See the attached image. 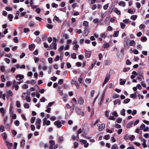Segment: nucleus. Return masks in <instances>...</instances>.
<instances>
[{
  "label": "nucleus",
  "mask_w": 149,
  "mask_h": 149,
  "mask_svg": "<svg viewBox=\"0 0 149 149\" xmlns=\"http://www.w3.org/2000/svg\"><path fill=\"white\" fill-rule=\"evenodd\" d=\"M22 97L23 99L26 100V101L27 102H30L31 101L30 97L29 96L28 93H23L22 94Z\"/></svg>",
  "instance_id": "nucleus-1"
},
{
  "label": "nucleus",
  "mask_w": 149,
  "mask_h": 149,
  "mask_svg": "<svg viewBox=\"0 0 149 149\" xmlns=\"http://www.w3.org/2000/svg\"><path fill=\"white\" fill-rule=\"evenodd\" d=\"M65 121L61 120V121H57L54 122V124L58 128H59L61 127L62 125V124H64Z\"/></svg>",
  "instance_id": "nucleus-2"
},
{
  "label": "nucleus",
  "mask_w": 149,
  "mask_h": 149,
  "mask_svg": "<svg viewBox=\"0 0 149 149\" xmlns=\"http://www.w3.org/2000/svg\"><path fill=\"white\" fill-rule=\"evenodd\" d=\"M42 121L43 126H45V125L48 126L50 124V121L49 120H47L46 118H44L42 120Z\"/></svg>",
  "instance_id": "nucleus-3"
},
{
  "label": "nucleus",
  "mask_w": 149,
  "mask_h": 149,
  "mask_svg": "<svg viewBox=\"0 0 149 149\" xmlns=\"http://www.w3.org/2000/svg\"><path fill=\"white\" fill-rule=\"evenodd\" d=\"M97 125L98 127V130L99 131H102L105 128V124L104 123L101 125L98 124Z\"/></svg>",
  "instance_id": "nucleus-4"
},
{
  "label": "nucleus",
  "mask_w": 149,
  "mask_h": 149,
  "mask_svg": "<svg viewBox=\"0 0 149 149\" xmlns=\"http://www.w3.org/2000/svg\"><path fill=\"white\" fill-rule=\"evenodd\" d=\"M5 143L8 149H11V147L13 146V143L9 142L8 140H5Z\"/></svg>",
  "instance_id": "nucleus-5"
},
{
  "label": "nucleus",
  "mask_w": 149,
  "mask_h": 149,
  "mask_svg": "<svg viewBox=\"0 0 149 149\" xmlns=\"http://www.w3.org/2000/svg\"><path fill=\"white\" fill-rule=\"evenodd\" d=\"M107 33L106 32H104V33H101L100 34V37L99 38V39L100 40V41H102V38H105V37L107 36Z\"/></svg>",
  "instance_id": "nucleus-6"
},
{
  "label": "nucleus",
  "mask_w": 149,
  "mask_h": 149,
  "mask_svg": "<svg viewBox=\"0 0 149 149\" xmlns=\"http://www.w3.org/2000/svg\"><path fill=\"white\" fill-rule=\"evenodd\" d=\"M124 139H129V140H134L135 136L133 135H126L124 137Z\"/></svg>",
  "instance_id": "nucleus-7"
},
{
  "label": "nucleus",
  "mask_w": 149,
  "mask_h": 149,
  "mask_svg": "<svg viewBox=\"0 0 149 149\" xmlns=\"http://www.w3.org/2000/svg\"><path fill=\"white\" fill-rule=\"evenodd\" d=\"M13 86L15 88L16 90H17L19 88V86L16 84V81L15 80H13Z\"/></svg>",
  "instance_id": "nucleus-8"
},
{
  "label": "nucleus",
  "mask_w": 149,
  "mask_h": 149,
  "mask_svg": "<svg viewBox=\"0 0 149 149\" xmlns=\"http://www.w3.org/2000/svg\"><path fill=\"white\" fill-rule=\"evenodd\" d=\"M81 143L84 144V146L85 148L89 146L88 143L87 142L86 140H80Z\"/></svg>",
  "instance_id": "nucleus-9"
},
{
  "label": "nucleus",
  "mask_w": 149,
  "mask_h": 149,
  "mask_svg": "<svg viewBox=\"0 0 149 149\" xmlns=\"http://www.w3.org/2000/svg\"><path fill=\"white\" fill-rule=\"evenodd\" d=\"M57 44L56 42H53L51 45L50 47V49H56Z\"/></svg>",
  "instance_id": "nucleus-10"
},
{
  "label": "nucleus",
  "mask_w": 149,
  "mask_h": 149,
  "mask_svg": "<svg viewBox=\"0 0 149 149\" xmlns=\"http://www.w3.org/2000/svg\"><path fill=\"white\" fill-rule=\"evenodd\" d=\"M24 78V76L22 74H19L16 76V79L18 80H20Z\"/></svg>",
  "instance_id": "nucleus-11"
},
{
  "label": "nucleus",
  "mask_w": 149,
  "mask_h": 149,
  "mask_svg": "<svg viewBox=\"0 0 149 149\" xmlns=\"http://www.w3.org/2000/svg\"><path fill=\"white\" fill-rule=\"evenodd\" d=\"M6 97L8 99L9 97H12L13 95V93L12 91L10 90L6 92Z\"/></svg>",
  "instance_id": "nucleus-12"
},
{
  "label": "nucleus",
  "mask_w": 149,
  "mask_h": 149,
  "mask_svg": "<svg viewBox=\"0 0 149 149\" xmlns=\"http://www.w3.org/2000/svg\"><path fill=\"white\" fill-rule=\"evenodd\" d=\"M49 143L50 145V146L49 147V149H53V146L55 144V142L53 140H50L49 141Z\"/></svg>",
  "instance_id": "nucleus-13"
},
{
  "label": "nucleus",
  "mask_w": 149,
  "mask_h": 149,
  "mask_svg": "<svg viewBox=\"0 0 149 149\" xmlns=\"http://www.w3.org/2000/svg\"><path fill=\"white\" fill-rule=\"evenodd\" d=\"M84 102V99L83 97H81L78 100V103L80 104H82Z\"/></svg>",
  "instance_id": "nucleus-14"
},
{
  "label": "nucleus",
  "mask_w": 149,
  "mask_h": 149,
  "mask_svg": "<svg viewBox=\"0 0 149 149\" xmlns=\"http://www.w3.org/2000/svg\"><path fill=\"white\" fill-rule=\"evenodd\" d=\"M10 116L12 118L14 119H15L16 118L17 116L15 114H13V112H11V113H10Z\"/></svg>",
  "instance_id": "nucleus-15"
},
{
  "label": "nucleus",
  "mask_w": 149,
  "mask_h": 149,
  "mask_svg": "<svg viewBox=\"0 0 149 149\" xmlns=\"http://www.w3.org/2000/svg\"><path fill=\"white\" fill-rule=\"evenodd\" d=\"M6 94H3L2 92L0 91V98H2L3 100L5 99Z\"/></svg>",
  "instance_id": "nucleus-16"
},
{
  "label": "nucleus",
  "mask_w": 149,
  "mask_h": 149,
  "mask_svg": "<svg viewBox=\"0 0 149 149\" xmlns=\"http://www.w3.org/2000/svg\"><path fill=\"white\" fill-rule=\"evenodd\" d=\"M85 53L86 56L87 58L90 57L91 54V52L90 51H86Z\"/></svg>",
  "instance_id": "nucleus-17"
},
{
  "label": "nucleus",
  "mask_w": 149,
  "mask_h": 149,
  "mask_svg": "<svg viewBox=\"0 0 149 149\" xmlns=\"http://www.w3.org/2000/svg\"><path fill=\"white\" fill-rule=\"evenodd\" d=\"M41 120L40 119L38 118L36 120V121L35 123L36 125H40L41 124Z\"/></svg>",
  "instance_id": "nucleus-18"
},
{
  "label": "nucleus",
  "mask_w": 149,
  "mask_h": 149,
  "mask_svg": "<svg viewBox=\"0 0 149 149\" xmlns=\"http://www.w3.org/2000/svg\"><path fill=\"white\" fill-rule=\"evenodd\" d=\"M120 102L121 101L120 100L117 99L113 102V104L114 105L116 104H118V105H120L121 104Z\"/></svg>",
  "instance_id": "nucleus-19"
},
{
  "label": "nucleus",
  "mask_w": 149,
  "mask_h": 149,
  "mask_svg": "<svg viewBox=\"0 0 149 149\" xmlns=\"http://www.w3.org/2000/svg\"><path fill=\"white\" fill-rule=\"evenodd\" d=\"M100 118H98L96 120L95 122L94 123H92V126L93 127L94 126L96 125L100 121Z\"/></svg>",
  "instance_id": "nucleus-20"
},
{
  "label": "nucleus",
  "mask_w": 149,
  "mask_h": 149,
  "mask_svg": "<svg viewBox=\"0 0 149 149\" xmlns=\"http://www.w3.org/2000/svg\"><path fill=\"white\" fill-rule=\"evenodd\" d=\"M118 5L120 6L125 7V3L123 1H121L118 4Z\"/></svg>",
  "instance_id": "nucleus-21"
},
{
  "label": "nucleus",
  "mask_w": 149,
  "mask_h": 149,
  "mask_svg": "<svg viewBox=\"0 0 149 149\" xmlns=\"http://www.w3.org/2000/svg\"><path fill=\"white\" fill-rule=\"evenodd\" d=\"M113 11L118 15L120 14L121 13L120 11L118 10V8H115L113 10Z\"/></svg>",
  "instance_id": "nucleus-22"
},
{
  "label": "nucleus",
  "mask_w": 149,
  "mask_h": 149,
  "mask_svg": "<svg viewBox=\"0 0 149 149\" xmlns=\"http://www.w3.org/2000/svg\"><path fill=\"white\" fill-rule=\"evenodd\" d=\"M110 75L108 74L106 75L104 81L107 82L110 79Z\"/></svg>",
  "instance_id": "nucleus-23"
},
{
  "label": "nucleus",
  "mask_w": 149,
  "mask_h": 149,
  "mask_svg": "<svg viewBox=\"0 0 149 149\" xmlns=\"http://www.w3.org/2000/svg\"><path fill=\"white\" fill-rule=\"evenodd\" d=\"M125 110L124 109H123L120 111V114L123 116H125Z\"/></svg>",
  "instance_id": "nucleus-24"
},
{
  "label": "nucleus",
  "mask_w": 149,
  "mask_h": 149,
  "mask_svg": "<svg viewBox=\"0 0 149 149\" xmlns=\"http://www.w3.org/2000/svg\"><path fill=\"white\" fill-rule=\"evenodd\" d=\"M135 44V42L134 40H132L130 41L129 45L131 46H134Z\"/></svg>",
  "instance_id": "nucleus-25"
},
{
  "label": "nucleus",
  "mask_w": 149,
  "mask_h": 149,
  "mask_svg": "<svg viewBox=\"0 0 149 149\" xmlns=\"http://www.w3.org/2000/svg\"><path fill=\"white\" fill-rule=\"evenodd\" d=\"M104 63L106 65H108L111 64V62L109 60H106L104 61Z\"/></svg>",
  "instance_id": "nucleus-26"
},
{
  "label": "nucleus",
  "mask_w": 149,
  "mask_h": 149,
  "mask_svg": "<svg viewBox=\"0 0 149 149\" xmlns=\"http://www.w3.org/2000/svg\"><path fill=\"white\" fill-rule=\"evenodd\" d=\"M75 109L76 112L79 115H80V113L81 111V109L78 108H76Z\"/></svg>",
  "instance_id": "nucleus-27"
},
{
  "label": "nucleus",
  "mask_w": 149,
  "mask_h": 149,
  "mask_svg": "<svg viewBox=\"0 0 149 149\" xmlns=\"http://www.w3.org/2000/svg\"><path fill=\"white\" fill-rule=\"evenodd\" d=\"M8 17L9 21H12V19L13 18V17L12 15L9 14L8 15Z\"/></svg>",
  "instance_id": "nucleus-28"
},
{
  "label": "nucleus",
  "mask_w": 149,
  "mask_h": 149,
  "mask_svg": "<svg viewBox=\"0 0 149 149\" xmlns=\"http://www.w3.org/2000/svg\"><path fill=\"white\" fill-rule=\"evenodd\" d=\"M25 143V140H22L20 143V147L23 148Z\"/></svg>",
  "instance_id": "nucleus-29"
},
{
  "label": "nucleus",
  "mask_w": 149,
  "mask_h": 149,
  "mask_svg": "<svg viewBox=\"0 0 149 149\" xmlns=\"http://www.w3.org/2000/svg\"><path fill=\"white\" fill-rule=\"evenodd\" d=\"M89 23L88 22L86 21H84L83 23V26L85 27H87L88 26Z\"/></svg>",
  "instance_id": "nucleus-30"
},
{
  "label": "nucleus",
  "mask_w": 149,
  "mask_h": 149,
  "mask_svg": "<svg viewBox=\"0 0 149 149\" xmlns=\"http://www.w3.org/2000/svg\"><path fill=\"white\" fill-rule=\"evenodd\" d=\"M137 17V16L136 15H134L131 16V17H130V18L131 19L133 20H135L136 19Z\"/></svg>",
  "instance_id": "nucleus-31"
},
{
  "label": "nucleus",
  "mask_w": 149,
  "mask_h": 149,
  "mask_svg": "<svg viewBox=\"0 0 149 149\" xmlns=\"http://www.w3.org/2000/svg\"><path fill=\"white\" fill-rule=\"evenodd\" d=\"M119 34V31H116L114 32V33L113 35L114 37H117Z\"/></svg>",
  "instance_id": "nucleus-32"
},
{
  "label": "nucleus",
  "mask_w": 149,
  "mask_h": 149,
  "mask_svg": "<svg viewBox=\"0 0 149 149\" xmlns=\"http://www.w3.org/2000/svg\"><path fill=\"white\" fill-rule=\"evenodd\" d=\"M120 84L121 85H123L125 83V80L124 79H120Z\"/></svg>",
  "instance_id": "nucleus-33"
},
{
  "label": "nucleus",
  "mask_w": 149,
  "mask_h": 149,
  "mask_svg": "<svg viewBox=\"0 0 149 149\" xmlns=\"http://www.w3.org/2000/svg\"><path fill=\"white\" fill-rule=\"evenodd\" d=\"M118 147L116 144H114L112 145L111 148V149H118Z\"/></svg>",
  "instance_id": "nucleus-34"
},
{
  "label": "nucleus",
  "mask_w": 149,
  "mask_h": 149,
  "mask_svg": "<svg viewBox=\"0 0 149 149\" xmlns=\"http://www.w3.org/2000/svg\"><path fill=\"white\" fill-rule=\"evenodd\" d=\"M146 27V26L145 24H141L139 26V28L140 29L142 30L143 29Z\"/></svg>",
  "instance_id": "nucleus-35"
},
{
  "label": "nucleus",
  "mask_w": 149,
  "mask_h": 149,
  "mask_svg": "<svg viewBox=\"0 0 149 149\" xmlns=\"http://www.w3.org/2000/svg\"><path fill=\"white\" fill-rule=\"evenodd\" d=\"M109 46V44L108 43H105L103 45V47L104 48H108Z\"/></svg>",
  "instance_id": "nucleus-36"
},
{
  "label": "nucleus",
  "mask_w": 149,
  "mask_h": 149,
  "mask_svg": "<svg viewBox=\"0 0 149 149\" xmlns=\"http://www.w3.org/2000/svg\"><path fill=\"white\" fill-rule=\"evenodd\" d=\"M63 49H64V46L63 45H61L58 49V50L59 52L62 51Z\"/></svg>",
  "instance_id": "nucleus-37"
},
{
  "label": "nucleus",
  "mask_w": 149,
  "mask_h": 149,
  "mask_svg": "<svg viewBox=\"0 0 149 149\" xmlns=\"http://www.w3.org/2000/svg\"><path fill=\"white\" fill-rule=\"evenodd\" d=\"M130 96L132 98L134 99L136 97V93L131 94Z\"/></svg>",
  "instance_id": "nucleus-38"
},
{
  "label": "nucleus",
  "mask_w": 149,
  "mask_h": 149,
  "mask_svg": "<svg viewBox=\"0 0 149 149\" xmlns=\"http://www.w3.org/2000/svg\"><path fill=\"white\" fill-rule=\"evenodd\" d=\"M4 131V127L3 126L1 125L0 126V132H3Z\"/></svg>",
  "instance_id": "nucleus-39"
},
{
  "label": "nucleus",
  "mask_w": 149,
  "mask_h": 149,
  "mask_svg": "<svg viewBox=\"0 0 149 149\" xmlns=\"http://www.w3.org/2000/svg\"><path fill=\"white\" fill-rule=\"evenodd\" d=\"M2 136L3 139H6L7 135L5 133H2Z\"/></svg>",
  "instance_id": "nucleus-40"
},
{
  "label": "nucleus",
  "mask_w": 149,
  "mask_h": 149,
  "mask_svg": "<svg viewBox=\"0 0 149 149\" xmlns=\"http://www.w3.org/2000/svg\"><path fill=\"white\" fill-rule=\"evenodd\" d=\"M133 124V122H130L128 123L127 125V127L128 128L130 127Z\"/></svg>",
  "instance_id": "nucleus-41"
},
{
  "label": "nucleus",
  "mask_w": 149,
  "mask_h": 149,
  "mask_svg": "<svg viewBox=\"0 0 149 149\" xmlns=\"http://www.w3.org/2000/svg\"><path fill=\"white\" fill-rule=\"evenodd\" d=\"M54 19L58 22H60L61 20L59 19L56 16H55L54 18Z\"/></svg>",
  "instance_id": "nucleus-42"
},
{
  "label": "nucleus",
  "mask_w": 149,
  "mask_h": 149,
  "mask_svg": "<svg viewBox=\"0 0 149 149\" xmlns=\"http://www.w3.org/2000/svg\"><path fill=\"white\" fill-rule=\"evenodd\" d=\"M35 47V46L34 44H31L29 46V49L30 50H32V49L33 48V47Z\"/></svg>",
  "instance_id": "nucleus-43"
},
{
  "label": "nucleus",
  "mask_w": 149,
  "mask_h": 149,
  "mask_svg": "<svg viewBox=\"0 0 149 149\" xmlns=\"http://www.w3.org/2000/svg\"><path fill=\"white\" fill-rule=\"evenodd\" d=\"M52 6L53 8H56L58 6V5L53 2L52 4Z\"/></svg>",
  "instance_id": "nucleus-44"
},
{
  "label": "nucleus",
  "mask_w": 149,
  "mask_h": 149,
  "mask_svg": "<svg viewBox=\"0 0 149 149\" xmlns=\"http://www.w3.org/2000/svg\"><path fill=\"white\" fill-rule=\"evenodd\" d=\"M120 26L121 29H123L125 28V25L123 23L121 22L120 23Z\"/></svg>",
  "instance_id": "nucleus-45"
},
{
  "label": "nucleus",
  "mask_w": 149,
  "mask_h": 149,
  "mask_svg": "<svg viewBox=\"0 0 149 149\" xmlns=\"http://www.w3.org/2000/svg\"><path fill=\"white\" fill-rule=\"evenodd\" d=\"M6 10L8 11H11L12 10V8L11 7L9 6H7L5 8Z\"/></svg>",
  "instance_id": "nucleus-46"
},
{
  "label": "nucleus",
  "mask_w": 149,
  "mask_h": 149,
  "mask_svg": "<svg viewBox=\"0 0 149 149\" xmlns=\"http://www.w3.org/2000/svg\"><path fill=\"white\" fill-rule=\"evenodd\" d=\"M14 124L16 126H18L19 124V120H16L15 121Z\"/></svg>",
  "instance_id": "nucleus-47"
},
{
  "label": "nucleus",
  "mask_w": 149,
  "mask_h": 149,
  "mask_svg": "<svg viewBox=\"0 0 149 149\" xmlns=\"http://www.w3.org/2000/svg\"><path fill=\"white\" fill-rule=\"evenodd\" d=\"M53 58L51 57H49L48 59V62L49 63H52L53 61Z\"/></svg>",
  "instance_id": "nucleus-48"
},
{
  "label": "nucleus",
  "mask_w": 149,
  "mask_h": 149,
  "mask_svg": "<svg viewBox=\"0 0 149 149\" xmlns=\"http://www.w3.org/2000/svg\"><path fill=\"white\" fill-rule=\"evenodd\" d=\"M24 107L25 108H29V105L27 103H25L24 104Z\"/></svg>",
  "instance_id": "nucleus-49"
},
{
  "label": "nucleus",
  "mask_w": 149,
  "mask_h": 149,
  "mask_svg": "<svg viewBox=\"0 0 149 149\" xmlns=\"http://www.w3.org/2000/svg\"><path fill=\"white\" fill-rule=\"evenodd\" d=\"M71 57L73 59H75L76 58V54L75 53H72L71 55Z\"/></svg>",
  "instance_id": "nucleus-50"
},
{
  "label": "nucleus",
  "mask_w": 149,
  "mask_h": 149,
  "mask_svg": "<svg viewBox=\"0 0 149 149\" xmlns=\"http://www.w3.org/2000/svg\"><path fill=\"white\" fill-rule=\"evenodd\" d=\"M79 47V45H75L73 47V49L74 50H77Z\"/></svg>",
  "instance_id": "nucleus-51"
},
{
  "label": "nucleus",
  "mask_w": 149,
  "mask_h": 149,
  "mask_svg": "<svg viewBox=\"0 0 149 149\" xmlns=\"http://www.w3.org/2000/svg\"><path fill=\"white\" fill-rule=\"evenodd\" d=\"M50 119L51 121H53L56 120V117L55 116H51L50 118Z\"/></svg>",
  "instance_id": "nucleus-52"
},
{
  "label": "nucleus",
  "mask_w": 149,
  "mask_h": 149,
  "mask_svg": "<svg viewBox=\"0 0 149 149\" xmlns=\"http://www.w3.org/2000/svg\"><path fill=\"white\" fill-rule=\"evenodd\" d=\"M133 52L134 54H138L139 52L137 49H133Z\"/></svg>",
  "instance_id": "nucleus-53"
},
{
  "label": "nucleus",
  "mask_w": 149,
  "mask_h": 149,
  "mask_svg": "<svg viewBox=\"0 0 149 149\" xmlns=\"http://www.w3.org/2000/svg\"><path fill=\"white\" fill-rule=\"evenodd\" d=\"M74 148H76L78 146V143L77 142H74Z\"/></svg>",
  "instance_id": "nucleus-54"
},
{
  "label": "nucleus",
  "mask_w": 149,
  "mask_h": 149,
  "mask_svg": "<svg viewBox=\"0 0 149 149\" xmlns=\"http://www.w3.org/2000/svg\"><path fill=\"white\" fill-rule=\"evenodd\" d=\"M119 96L116 94H113V97L114 99H116L118 98Z\"/></svg>",
  "instance_id": "nucleus-55"
},
{
  "label": "nucleus",
  "mask_w": 149,
  "mask_h": 149,
  "mask_svg": "<svg viewBox=\"0 0 149 149\" xmlns=\"http://www.w3.org/2000/svg\"><path fill=\"white\" fill-rule=\"evenodd\" d=\"M16 105L17 107L18 108H19L21 107L20 102L19 101H17Z\"/></svg>",
  "instance_id": "nucleus-56"
},
{
  "label": "nucleus",
  "mask_w": 149,
  "mask_h": 149,
  "mask_svg": "<svg viewBox=\"0 0 149 149\" xmlns=\"http://www.w3.org/2000/svg\"><path fill=\"white\" fill-rule=\"evenodd\" d=\"M1 81L2 82H4L5 81V79L4 78V76L3 75H2L1 76Z\"/></svg>",
  "instance_id": "nucleus-57"
},
{
  "label": "nucleus",
  "mask_w": 149,
  "mask_h": 149,
  "mask_svg": "<svg viewBox=\"0 0 149 149\" xmlns=\"http://www.w3.org/2000/svg\"><path fill=\"white\" fill-rule=\"evenodd\" d=\"M130 101V99H126L124 100V102L125 104H127Z\"/></svg>",
  "instance_id": "nucleus-58"
},
{
  "label": "nucleus",
  "mask_w": 149,
  "mask_h": 149,
  "mask_svg": "<svg viewBox=\"0 0 149 149\" xmlns=\"http://www.w3.org/2000/svg\"><path fill=\"white\" fill-rule=\"evenodd\" d=\"M128 12L130 14H133L134 13L133 10L131 9H130L128 10Z\"/></svg>",
  "instance_id": "nucleus-59"
},
{
  "label": "nucleus",
  "mask_w": 149,
  "mask_h": 149,
  "mask_svg": "<svg viewBox=\"0 0 149 149\" xmlns=\"http://www.w3.org/2000/svg\"><path fill=\"white\" fill-rule=\"evenodd\" d=\"M0 70L2 72H4L5 70V67L3 66H1L0 67Z\"/></svg>",
  "instance_id": "nucleus-60"
},
{
  "label": "nucleus",
  "mask_w": 149,
  "mask_h": 149,
  "mask_svg": "<svg viewBox=\"0 0 149 149\" xmlns=\"http://www.w3.org/2000/svg\"><path fill=\"white\" fill-rule=\"evenodd\" d=\"M0 112L2 113H5V111L4 108H1V109H0Z\"/></svg>",
  "instance_id": "nucleus-61"
},
{
  "label": "nucleus",
  "mask_w": 149,
  "mask_h": 149,
  "mask_svg": "<svg viewBox=\"0 0 149 149\" xmlns=\"http://www.w3.org/2000/svg\"><path fill=\"white\" fill-rule=\"evenodd\" d=\"M13 40L15 43H17L18 42L17 38L16 37L13 38Z\"/></svg>",
  "instance_id": "nucleus-62"
},
{
  "label": "nucleus",
  "mask_w": 149,
  "mask_h": 149,
  "mask_svg": "<svg viewBox=\"0 0 149 149\" xmlns=\"http://www.w3.org/2000/svg\"><path fill=\"white\" fill-rule=\"evenodd\" d=\"M29 29L28 28H24V32L25 33H26L29 32Z\"/></svg>",
  "instance_id": "nucleus-63"
},
{
  "label": "nucleus",
  "mask_w": 149,
  "mask_h": 149,
  "mask_svg": "<svg viewBox=\"0 0 149 149\" xmlns=\"http://www.w3.org/2000/svg\"><path fill=\"white\" fill-rule=\"evenodd\" d=\"M47 27L49 29H52L53 27V26L52 24H48L47 26Z\"/></svg>",
  "instance_id": "nucleus-64"
}]
</instances>
